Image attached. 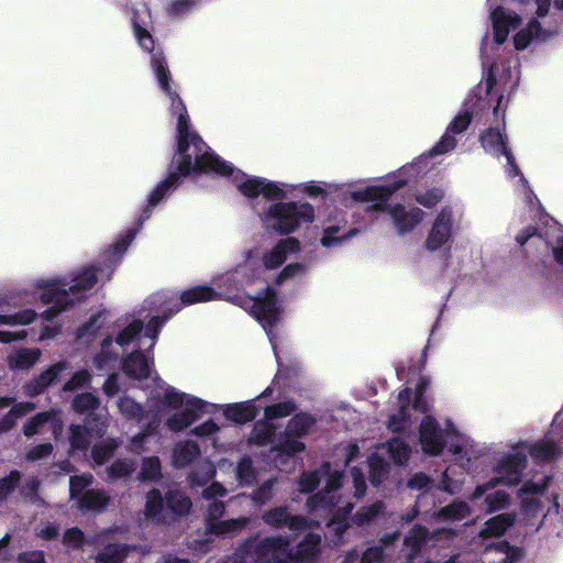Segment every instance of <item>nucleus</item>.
Masks as SVG:
<instances>
[{
  "mask_svg": "<svg viewBox=\"0 0 563 563\" xmlns=\"http://www.w3.org/2000/svg\"><path fill=\"white\" fill-rule=\"evenodd\" d=\"M263 273V267L249 252L243 263L213 278V285L218 288V291L212 287L196 286L183 291L180 297L173 291L162 290L146 298L143 311H147L146 318L148 320L146 323L143 322V347L147 343L148 345L143 350V391L147 397L148 411L146 415L143 412V421L152 417V420L147 423L148 432L158 427L161 413L165 409L176 410L167 418L166 426L170 431L179 432L198 420L208 406H212L198 397L181 393L167 385L158 377L154 367L153 349L159 332L165 323L180 311L184 305H194L219 298L250 311L266 332L276 361L280 365L276 329L280 322L282 306L276 291L267 286L255 295L243 297L238 294L260 280ZM145 432L146 430L143 428V438Z\"/></svg>",
  "mask_w": 563,
  "mask_h": 563,
  "instance_id": "obj_1",
  "label": "nucleus"
},
{
  "mask_svg": "<svg viewBox=\"0 0 563 563\" xmlns=\"http://www.w3.org/2000/svg\"><path fill=\"white\" fill-rule=\"evenodd\" d=\"M143 49L151 51L152 71L159 89L170 101L172 115L177 118V151L168 165L166 178L161 180L147 196V203L143 207L144 221L189 175L216 173L230 177L234 183V175L241 170L221 159L191 128L187 108L177 90L173 88L174 81L165 56L162 52L154 51V40L145 29H143Z\"/></svg>",
  "mask_w": 563,
  "mask_h": 563,
  "instance_id": "obj_2",
  "label": "nucleus"
},
{
  "mask_svg": "<svg viewBox=\"0 0 563 563\" xmlns=\"http://www.w3.org/2000/svg\"><path fill=\"white\" fill-rule=\"evenodd\" d=\"M321 481L325 482L323 492L314 494L307 500V507L312 518L301 515H291L287 506H277L263 512L262 520L274 529L287 527L295 534L303 532L313 525H320L317 518L327 520L338 539H341L345 530L351 526H364L378 516L384 509L383 501H376L371 506L362 507L353 517H349L354 505L351 501L342 500L336 496V489L342 481V472L333 470L331 464L325 462L318 470L303 473L298 482L299 492H312Z\"/></svg>",
  "mask_w": 563,
  "mask_h": 563,
  "instance_id": "obj_3",
  "label": "nucleus"
},
{
  "mask_svg": "<svg viewBox=\"0 0 563 563\" xmlns=\"http://www.w3.org/2000/svg\"><path fill=\"white\" fill-rule=\"evenodd\" d=\"M135 235L136 232L133 229L121 234L107 251L103 266L85 267L71 276L36 278L30 282L24 291L37 297L45 305H53L43 312V318L51 321L57 313L86 298L87 292L98 280L110 279L114 266L126 252Z\"/></svg>",
  "mask_w": 563,
  "mask_h": 563,
  "instance_id": "obj_4",
  "label": "nucleus"
},
{
  "mask_svg": "<svg viewBox=\"0 0 563 563\" xmlns=\"http://www.w3.org/2000/svg\"><path fill=\"white\" fill-rule=\"evenodd\" d=\"M234 185L249 199H256L262 195L263 201L253 205V209L264 229L269 233L289 235L314 220L312 205L302 201H284L296 190L292 184L273 181L239 172L234 175Z\"/></svg>",
  "mask_w": 563,
  "mask_h": 563,
  "instance_id": "obj_5",
  "label": "nucleus"
},
{
  "mask_svg": "<svg viewBox=\"0 0 563 563\" xmlns=\"http://www.w3.org/2000/svg\"><path fill=\"white\" fill-rule=\"evenodd\" d=\"M563 450V438L556 439L552 430L545 437L530 444L527 441L508 442L505 446L493 450L490 454V470L494 476L487 482L477 485L470 499L476 501L498 485L507 487L518 486L522 482V473L528 465V454L536 462H550L556 459Z\"/></svg>",
  "mask_w": 563,
  "mask_h": 563,
  "instance_id": "obj_6",
  "label": "nucleus"
},
{
  "mask_svg": "<svg viewBox=\"0 0 563 563\" xmlns=\"http://www.w3.org/2000/svg\"><path fill=\"white\" fill-rule=\"evenodd\" d=\"M472 112L468 109L461 110L451 120L440 140L427 154L419 156L415 162L402 166L399 169L398 175L396 176L397 180L395 183L355 190L351 194L352 199L362 202H373L374 208L380 210L394 192L409 183L410 177H417L428 169V159L430 157L450 153L456 147V136L467 130L472 122Z\"/></svg>",
  "mask_w": 563,
  "mask_h": 563,
  "instance_id": "obj_7",
  "label": "nucleus"
},
{
  "mask_svg": "<svg viewBox=\"0 0 563 563\" xmlns=\"http://www.w3.org/2000/svg\"><path fill=\"white\" fill-rule=\"evenodd\" d=\"M418 441L422 452L429 456L441 455L444 448L449 445V452L464 468L470 466L476 454L482 453L481 449H476L473 440L457 431L451 420L445 419L441 422L430 415L424 416L420 421Z\"/></svg>",
  "mask_w": 563,
  "mask_h": 563,
  "instance_id": "obj_8",
  "label": "nucleus"
},
{
  "mask_svg": "<svg viewBox=\"0 0 563 563\" xmlns=\"http://www.w3.org/2000/svg\"><path fill=\"white\" fill-rule=\"evenodd\" d=\"M462 216L463 212L459 206H443L435 214L423 242V247L429 253H441L444 267L450 265L452 244Z\"/></svg>",
  "mask_w": 563,
  "mask_h": 563,
  "instance_id": "obj_9",
  "label": "nucleus"
},
{
  "mask_svg": "<svg viewBox=\"0 0 563 563\" xmlns=\"http://www.w3.org/2000/svg\"><path fill=\"white\" fill-rule=\"evenodd\" d=\"M481 143L488 154L496 157L504 156L506 158V173L508 177H519L516 187L518 196L521 197L531 211L537 210L540 206L539 200L529 187L527 179L520 174L518 166L515 164V158L506 144V137L501 133V126L499 124L490 126L481 135Z\"/></svg>",
  "mask_w": 563,
  "mask_h": 563,
  "instance_id": "obj_10",
  "label": "nucleus"
},
{
  "mask_svg": "<svg viewBox=\"0 0 563 563\" xmlns=\"http://www.w3.org/2000/svg\"><path fill=\"white\" fill-rule=\"evenodd\" d=\"M490 19L493 23L494 36L490 41L488 37L484 38L481 53L483 68L487 73L486 85L487 90L490 91L497 81L496 73L498 67L490 56L494 47L497 48L505 43L511 30H515L519 23L520 18L517 13L507 10L503 7H497L490 11Z\"/></svg>",
  "mask_w": 563,
  "mask_h": 563,
  "instance_id": "obj_11",
  "label": "nucleus"
},
{
  "mask_svg": "<svg viewBox=\"0 0 563 563\" xmlns=\"http://www.w3.org/2000/svg\"><path fill=\"white\" fill-rule=\"evenodd\" d=\"M244 554L250 555L251 563H291L292 549L288 537L271 536L257 542L246 541L232 556L240 555L242 563H245Z\"/></svg>",
  "mask_w": 563,
  "mask_h": 563,
  "instance_id": "obj_12",
  "label": "nucleus"
},
{
  "mask_svg": "<svg viewBox=\"0 0 563 563\" xmlns=\"http://www.w3.org/2000/svg\"><path fill=\"white\" fill-rule=\"evenodd\" d=\"M314 424L316 419L306 412L297 413L288 421L286 429L278 433L275 445L272 448V452L280 457V463L305 450L306 445L301 440Z\"/></svg>",
  "mask_w": 563,
  "mask_h": 563,
  "instance_id": "obj_13",
  "label": "nucleus"
},
{
  "mask_svg": "<svg viewBox=\"0 0 563 563\" xmlns=\"http://www.w3.org/2000/svg\"><path fill=\"white\" fill-rule=\"evenodd\" d=\"M411 455L410 445L401 438L395 437L380 445L368 457L369 478L374 486L379 485L389 472L388 456L395 464H407Z\"/></svg>",
  "mask_w": 563,
  "mask_h": 563,
  "instance_id": "obj_14",
  "label": "nucleus"
},
{
  "mask_svg": "<svg viewBox=\"0 0 563 563\" xmlns=\"http://www.w3.org/2000/svg\"><path fill=\"white\" fill-rule=\"evenodd\" d=\"M191 508L190 498L183 492L169 489L165 497L157 489L146 495V510L150 516L161 521H167L169 515L185 516Z\"/></svg>",
  "mask_w": 563,
  "mask_h": 563,
  "instance_id": "obj_15",
  "label": "nucleus"
},
{
  "mask_svg": "<svg viewBox=\"0 0 563 563\" xmlns=\"http://www.w3.org/2000/svg\"><path fill=\"white\" fill-rule=\"evenodd\" d=\"M552 482L551 476H543L539 482L533 479L526 481L517 490V497L520 500V514L523 517L525 526L538 530L540 525L534 520L540 516L543 505L542 497L549 489Z\"/></svg>",
  "mask_w": 563,
  "mask_h": 563,
  "instance_id": "obj_16",
  "label": "nucleus"
},
{
  "mask_svg": "<svg viewBox=\"0 0 563 563\" xmlns=\"http://www.w3.org/2000/svg\"><path fill=\"white\" fill-rule=\"evenodd\" d=\"M141 334V321H133L124 328L117 336L115 344L123 352L132 349L131 354L123 361V371L130 377L139 379L141 377V353L139 351Z\"/></svg>",
  "mask_w": 563,
  "mask_h": 563,
  "instance_id": "obj_17",
  "label": "nucleus"
},
{
  "mask_svg": "<svg viewBox=\"0 0 563 563\" xmlns=\"http://www.w3.org/2000/svg\"><path fill=\"white\" fill-rule=\"evenodd\" d=\"M559 32L556 25L543 26L539 21L532 20L528 25L520 30L514 37L516 49L522 51L533 44L543 43L556 35Z\"/></svg>",
  "mask_w": 563,
  "mask_h": 563,
  "instance_id": "obj_18",
  "label": "nucleus"
},
{
  "mask_svg": "<svg viewBox=\"0 0 563 563\" xmlns=\"http://www.w3.org/2000/svg\"><path fill=\"white\" fill-rule=\"evenodd\" d=\"M300 250V242L295 238L279 240L271 250L263 255V265L267 269H276L283 265L292 254Z\"/></svg>",
  "mask_w": 563,
  "mask_h": 563,
  "instance_id": "obj_19",
  "label": "nucleus"
},
{
  "mask_svg": "<svg viewBox=\"0 0 563 563\" xmlns=\"http://www.w3.org/2000/svg\"><path fill=\"white\" fill-rule=\"evenodd\" d=\"M398 532L385 534L384 537H382L379 545L368 548L362 554V556H360L356 550H352L343 556L341 563H382L385 558L383 547L388 549V547L394 544L398 540Z\"/></svg>",
  "mask_w": 563,
  "mask_h": 563,
  "instance_id": "obj_20",
  "label": "nucleus"
},
{
  "mask_svg": "<svg viewBox=\"0 0 563 563\" xmlns=\"http://www.w3.org/2000/svg\"><path fill=\"white\" fill-rule=\"evenodd\" d=\"M412 391L405 388L398 394L399 410L391 415L388 420V429L394 433H406L412 424L410 411L416 409L411 406Z\"/></svg>",
  "mask_w": 563,
  "mask_h": 563,
  "instance_id": "obj_21",
  "label": "nucleus"
},
{
  "mask_svg": "<svg viewBox=\"0 0 563 563\" xmlns=\"http://www.w3.org/2000/svg\"><path fill=\"white\" fill-rule=\"evenodd\" d=\"M69 369V363L66 361L57 362L42 372L37 377L27 382L24 385V393L26 396H37L58 379L62 373Z\"/></svg>",
  "mask_w": 563,
  "mask_h": 563,
  "instance_id": "obj_22",
  "label": "nucleus"
},
{
  "mask_svg": "<svg viewBox=\"0 0 563 563\" xmlns=\"http://www.w3.org/2000/svg\"><path fill=\"white\" fill-rule=\"evenodd\" d=\"M393 222L400 235L413 230L422 220L423 211L417 207L406 209L401 205H395L387 209Z\"/></svg>",
  "mask_w": 563,
  "mask_h": 563,
  "instance_id": "obj_23",
  "label": "nucleus"
},
{
  "mask_svg": "<svg viewBox=\"0 0 563 563\" xmlns=\"http://www.w3.org/2000/svg\"><path fill=\"white\" fill-rule=\"evenodd\" d=\"M518 515L515 511L498 514L485 521L475 539L485 541L504 536L517 522Z\"/></svg>",
  "mask_w": 563,
  "mask_h": 563,
  "instance_id": "obj_24",
  "label": "nucleus"
},
{
  "mask_svg": "<svg viewBox=\"0 0 563 563\" xmlns=\"http://www.w3.org/2000/svg\"><path fill=\"white\" fill-rule=\"evenodd\" d=\"M408 487L410 489L421 492L417 498L416 505L406 515L402 516V520L406 522H411L420 512H428L427 509H423L424 504H429L431 497L429 496V490L431 488L430 478L423 473H416L409 481Z\"/></svg>",
  "mask_w": 563,
  "mask_h": 563,
  "instance_id": "obj_25",
  "label": "nucleus"
},
{
  "mask_svg": "<svg viewBox=\"0 0 563 563\" xmlns=\"http://www.w3.org/2000/svg\"><path fill=\"white\" fill-rule=\"evenodd\" d=\"M516 241L521 246L526 244L539 245L542 243L547 247H551L555 261L563 266V236L558 238L555 243H553L548 239L543 240L542 234L536 228L528 227L516 235Z\"/></svg>",
  "mask_w": 563,
  "mask_h": 563,
  "instance_id": "obj_26",
  "label": "nucleus"
},
{
  "mask_svg": "<svg viewBox=\"0 0 563 563\" xmlns=\"http://www.w3.org/2000/svg\"><path fill=\"white\" fill-rule=\"evenodd\" d=\"M201 460L200 446L195 441H180L175 444L172 460L175 468L196 466Z\"/></svg>",
  "mask_w": 563,
  "mask_h": 563,
  "instance_id": "obj_27",
  "label": "nucleus"
},
{
  "mask_svg": "<svg viewBox=\"0 0 563 563\" xmlns=\"http://www.w3.org/2000/svg\"><path fill=\"white\" fill-rule=\"evenodd\" d=\"M519 558L517 549L506 541L487 544L483 551V563H512Z\"/></svg>",
  "mask_w": 563,
  "mask_h": 563,
  "instance_id": "obj_28",
  "label": "nucleus"
},
{
  "mask_svg": "<svg viewBox=\"0 0 563 563\" xmlns=\"http://www.w3.org/2000/svg\"><path fill=\"white\" fill-rule=\"evenodd\" d=\"M321 536L309 532L292 551L291 563H313L320 553Z\"/></svg>",
  "mask_w": 563,
  "mask_h": 563,
  "instance_id": "obj_29",
  "label": "nucleus"
},
{
  "mask_svg": "<svg viewBox=\"0 0 563 563\" xmlns=\"http://www.w3.org/2000/svg\"><path fill=\"white\" fill-rule=\"evenodd\" d=\"M97 430L87 426L73 424L70 427V445L73 450L86 451L92 438H101L104 433V422L97 424Z\"/></svg>",
  "mask_w": 563,
  "mask_h": 563,
  "instance_id": "obj_30",
  "label": "nucleus"
},
{
  "mask_svg": "<svg viewBox=\"0 0 563 563\" xmlns=\"http://www.w3.org/2000/svg\"><path fill=\"white\" fill-rule=\"evenodd\" d=\"M256 399L227 405L223 408V415L228 420L235 423H246L255 419L258 408L255 405Z\"/></svg>",
  "mask_w": 563,
  "mask_h": 563,
  "instance_id": "obj_31",
  "label": "nucleus"
},
{
  "mask_svg": "<svg viewBox=\"0 0 563 563\" xmlns=\"http://www.w3.org/2000/svg\"><path fill=\"white\" fill-rule=\"evenodd\" d=\"M470 516L471 507L468 503L460 499L453 500L451 504L431 515L437 522H455L466 519Z\"/></svg>",
  "mask_w": 563,
  "mask_h": 563,
  "instance_id": "obj_32",
  "label": "nucleus"
},
{
  "mask_svg": "<svg viewBox=\"0 0 563 563\" xmlns=\"http://www.w3.org/2000/svg\"><path fill=\"white\" fill-rule=\"evenodd\" d=\"M483 510L486 515L507 510L512 501L511 495L505 489H490L483 496Z\"/></svg>",
  "mask_w": 563,
  "mask_h": 563,
  "instance_id": "obj_33",
  "label": "nucleus"
},
{
  "mask_svg": "<svg viewBox=\"0 0 563 563\" xmlns=\"http://www.w3.org/2000/svg\"><path fill=\"white\" fill-rule=\"evenodd\" d=\"M276 426L266 418L255 422L252 432L250 433L249 441L257 445H266L273 443L275 445L276 438Z\"/></svg>",
  "mask_w": 563,
  "mask_h": 563,
  "instance_id": "obj_34",
  "label": "nucleus"
},
{
  "mask_svg": "<svg viewBox=\"0 0 563 563\" xmlns=\"http://www.w3.org/2000/svg\"><path fill=\"white\" fill-rule=\"evenodd\" d=\"M216 476V466L209 459L198 461L188 475V482L192 487H202Z\"/></svg>",
  "mask_w": 563,
  "mask_h": 563,
  "instance_id": "obj_35",
  "label": "nucleus"
},
{
  "mask_svg": "<svg viewBox=\"0 0 563 563\" xmlns=\"http://www.w3.org/2000/svg\"><path fill=\"white\" fill-rule=\"evenodd\" d=\"M47 423H51L54 432H56L57 428L60 429L56 421V413L54 411H45L37 413L26 421L23 426V433L29 438L33 437L41 433Z\"/></svg>",
  "mask_w": 563,
  "mask_h": 563,
  "instance_id": "obj_36",
  "label": "nucleus"
},
{
  "mask_svg": "<svg viewBox=\"0 0 563 563\" xmlns=\"http://www.w3.org/2000/svg\"><path fill=\"white\" fill-rule=\"evenodd\" d=\"M249 521V518L240 517L235 519L206 523V528L209 532L217 536H234L241 532L247 526Z\"/></svg>",
  "mask_w": 563,
  "mask_h": 563,
  "instance_id": "obj_37",
  "label": "nucleus"
},
{
  "mask_svg": "<svg viewBox=\"0 0 563 563\" xmlns=\"http://www.w3.org/2000/svg\"><path fill=\"white\" fill-rule=\"evenodd\" d=\"M109 501L103 490L87 489L78 499V508L81 511H102Z\"/></svg>",
  "mask_w": 563,
  "mask_h": 563,
  "instance_id": "obj_38",
  "label": "nucleus"
},
{
  "mask_svg": "<svg viewBox=\"0 0 563 563\" xmlns=\"http://www.w3.org/2000/svg\"><path fill=\"white\" fill-rule=\"evenodd\" d=\"M38 349H20L8 356V365L11 369H29L40 358Z\"/></svg>",
  "mask_w": 563,
  "mask_h": 563,
  "instance_id": "obj_39",
  "label": "nucleus"
},
{
  "mask_svg": "<svg viewBox=\"0 0 563 563\" xmlns=\"http://www.w3.org/2000/svg\"><path fill=\"white\" fill-rule=\"evenodd\" d=\"M35 409V404L23 401L12 406L10 411L0 420V433L10 431L19 418Z\"/></svg>",
  "mask_w": 563,
  "mask_h": 563,
  "instance_id": "obj_40",
  "label": "nucleus"
},
{
  "mask_svg": "<svg viewBox=\"0 0 563 563\" xmlns=\"http://www.w3.org/2000/svg\"><path fill=\"white\" fill-rule=\"evenodd\" d=\"M119 353L113 351V341L111 338L103 340L100 352L96 355L93 363L97 369L108 371L117 362Z\"/></svg>",
  "mask_w": 563,
  "mask_h": 563,
  "instance_id": "obj_41",
  "label": "nucleus"
},
{
  "mask_svg": "<svg viewBox=\"0 0 563 563\" xmlns=\"http://www.w3.org/2000/svg\"><path fill=\"white\" fill-rule=\"evenodd\" d=\"M100 536L86 537L84 532L77 528H69L63 536V543L68 549L81 550L85 544L97 542V538Z\"/></svg>",
  "mask_w": 563,
  "mask_h": 563,
  "instance_id": "obj_42",
  "label": "nucleus"
},
{
  "mask_svg": "<svg viewBox=\"0 0 563 563\" xmlns=\"http://www.w3.org/2000/svg\"><path fill=\"white\" fill-rule=\"evenodd\" d=\"M130 548L125 544H109L97 556V563H121L129 554Z\"/></svg>",
  "mask_w": 563,
  "mask_h": 563,
  "instance_id": "obj_43",
  "label": "nucleus"
},
{
  "mask_svg": "<svg viewBox=\"0 0 563 563\" xmlns=\"http://www.w3.org/2000/svg\"><path fill=\"white\" fill-rule=\"evenodd\" d=\"M135 471V462L129 459L115 461L108 470L109 481L125 479Z\"/></svg>",
  "mask_w": 563,
  "mask_h": 563,
  "instance_id": "obj_44",
  "label": "nucleus"
},
{
  "mask_svg": "<svg viewBox=\"0 0 563 563\" xmlns=\"http://www.w3.org/2000/svg\"><path fill=\"white\" fill-rule=\"evenodd\" d=\"M234 472L240 486H251L255 481L256 474L250 457L241 459Z\"/></svg>",
  "mask_w": 563,
  "mask_h": 563,
  "instance_id": "obj_45",
  "label": "nucleus"
},
{
  "mask_svg": "<svg viewBox=\"0 0 563 563\" xmlns=\"http://www.w3.org/2000/svg\"><path fill=\"white\" fill-rule=\"evenodd\" d=\"M107 318V311H99L98 313L91 316L89 321L78 329L77 339L88 340L89 338L93 336L97 331L104 324Z\"/></svg>",
  "mask_w": 563,
  "mask_h": 563,
  "instance_id": "obj_46",
  "label": "nucleus"
},
{
  "mask_svg": "<svg viewBox=\"0 0 563 563\" xmlns=\"http://www.w3.org/2000/svg\"><path fill=\"white\" fill-rule=\"evenodd\" d=\"M428 534V530L421 526H415L410 530L409 534L404 540V545L410 548V553L408 554L410 559L417 554L421 544L427 540Z\"/></svg>",
  "mask_w": 563,
  "mask_h": 563,
  "instance_id": "obj_47",
  "label": "nucleus"
},
{
  "mask_svg": "<svg viewBox=\"0 0 563 563\" xmlns=\"http://www.w3.org/2000/svg\"><path fill=\"white\" fill-rule=\"evenodd\" d=\"M33 309H24L12 314H0V325H27L36 319Z\"/></svg>",
  "mask_w": 563,
  "mask_h": 563,
  "instance_id": "obj_48",
  "label": "nucleus"
},
{
  "mask_svg": "<svg viewBox=\"0 0 563 563\" xmlns=\"http://www.w3.org/2000/svg\"><path fill=\"white\" fill-rule=\"evenodd\" d=\"M455 470L454 467L450 466L448 467L443 474L440 482V489L449 493V494H456L461 490L463 484H464V476L461 474L460 476L455 477Z\"/></svg>",
  "mask_w": 563,
  "mask_h": 563,
  "instance_id": "obj_49",
  "label": "nucleus"
},
{
  "mask_svg": "<svg viewBox=\"0 0 563 563\" xmlns=\"http://www.w3.org/2000/svg\"><path fill=\"white\" fill-rule=\"evenodd\" d=\"M297 410V405L292 400L278 402L272 406H267L264 410V417L267 420L273 421L274 419L288 417Z\"/></svg>",
  "mask_w": 563,
  "mask_h": 563,
  "instance_id": "obj_50",
  "label": "nucleus"
},
{
  "mask_svg": "<svg viewBox=\"0 0 563 563\" xmlns=\"http://www.w3.org/2000/svg\"><path fill=\"white\" fill-rule=\"evenodd\" d=\"M118 444L114 440H106L92 448V460L97 465L106 463L114 453Z\"/></svg>",
  "mask_w": 563,
  "mask_h": 563,
  "instance_id": "obj_51",
  "label": "nucleus"
},
{
  "mask_svg": "<svg viewBox=\"0 0 563 563\" xmlns=\"http://www.w3.org/2000/svg\"><path fill=\"white\" fill-rule=\"evenodd\" d=\"M99 406V399L91 393L77 395L73 400V407L77 412L90 413Z\"/></svg>",
  "mask_w": 563,
  "mask_h": 563,
  "instance_id": "obj_52",
  "label": "nucleus"
},
{
  "mask_svg": "<svg viewBox=\"0 0 563 563\" xmlns=\"http://www.w3.org/2000/svg\"><path fill=\"white\" fill-rule=\"evenodd\" d=\"M309 271V265L306 263H290L286 265L283 271L278 274L276 278L277 284H283L284 282L297 277L305 276Z\"/></svg>",
  "mask_w": 563,
  "mask_h": 563,
  "instance_id": "obj_53",
  "label": "nucleus"
},
{
  "mask_svg": "<svg viewBox=\"0 0 563 563\" xmlns=\"http://www.w3.org/2000/svg\"><path fill=\"white\" fill-rule=\"evenodd\" d=\"M91 482L92 475L89 473L79 476H71L69 481L70 498L78 500L84 495L85 489L91 484Z\"/></svg>",
  "mask_w": 563,
  "mask_h": 563,
  "instance_id": "obj_54",
  "label": "nucleus"
},
{
  "mask_svg": "<svg viewBox=\"0 0 563 563\" xmlns=\"http://www.w3.org/2000/svg\"><path fill=\"white\" fill-rule=\"evenodd\" d=\"M276 479L269 478L265 481L251 495L254 503L258 505H265L273 498V488Z\"/></svg>",
  "mask_w": 563,
  "mask_h": 563,
  "instance_id": "obj_55",
  "label": "nucleus"
},
{
  "mask_svg": "<svg viewBox=\"0 0 563 563\" xmlns=\"http://www.w3.org/2000/svg\"><path fill=\"white\" fill-rule=\"evenodd\" d=\"M444 197V192L440 188H433L427 190L426 192H420L416 195V201L423 206L424 208H433L437 203H439Z\"/></svg>",
  "mask_w": 563,
  "mask_h": 563,
  "instance_id": "obj_56",
  "label": "nucleus"
},
{
  "mask_svg": "<svg viewBox=\"0 0 563 563\" xmlns=\"http://www.w3.org/2000/svg\"><path fill=\"white\" fill-rule=\"evenodd\" d=\"M198 5L199 0H174L169 4L168 12L173 16H183L192 12Z\"/></svg>",
  "mask_w": 563,
  "mask_h": 563,
  "instance_id": "obj_57",
  "label": "nucleus"
},
{
  "mask_svg": "<svg viewBox=\"0 0 563 563\" xmlns=\"http://www.w3.org/2000/svg\"><path fill=\"white\" fill-rule=\"evenodd\" d=\"M120 412L126 418L140 419L141 406L130 397H121L118 402Z\"/></svg>",
  "mask_w": 563,
  "mask_h": 563,
  "instance_id": "obj_58",
  "label": "nucleus"
},
{
  "mask_svg": "<svg viewBox=\"0 0 563 563\" xmlns=\"http://www.w3.org/2000/svg\"><path fill=\"white\" fill-rule=\"evenodd\" d=\"M161 476V461L156 456L143 459V481Z\"/></svg>",
  "mask_w": 563,
  "mask_h": 563,
  "instance_id": "obj_59",
  "label": "nucleus"
},
{
  "mask_svg": "<svg viewBox=\"0 0 563 563\" xmlns=\"http://www.w3.org/2000/svg\"><path fill=\"white\" fill-rule=\"evenodd\" d=\"M358 233L357 229H350L347 232L342 235H324L321 236V245L325 249L336 247L341 245L347 239L355 236Z\"/></svg>",
  "mask_w": 563,
  "mask_h": 563,
  "instance_id": "obj_60",
  "label": "nucleus"
},
{
  "mask_svg": "<svg viewBox=\"0 0 563 563\" xmlns=\"http://www.w3.org/2000/svg\"><path fill=\"white\" fill-rule=\"evenodd\" d=\"M90 382V374L88 371L82 369L73 374L69 380H67L63 387L65 391L76 390Z\"/></svg>",
  "mask_w": 563,
  "mask_h": 563,
  "instance_id": "obj_61",
  "label": "nucleus"
},
{
  "mask_svg": "<svg viewBox=\"0 0 563 563\" xmlns=\"http://www.w3.org/2000/svg\"><path fill=\"white\" fill-rule=\"evenodd\" d=\"M20 478V473L12 471L8 477L0 481V500H4L13 492Z\"/></svg>",
  "mask_w": 563,
  "mask_h": 563,
  "instance_id": "obj_62",
  "label": "nucleus"
},
{
  "mask_svg": "<svg viewBox=\"0 0 563 563\" xmlns=\"http://www.w3.org/2000/svg\"><path fill=\"white\" fill-rule=\"evenodd\" d=\"M52 452H53V445L51 443L38 444V445L32 448L26 453V460L32 461V462L40 461L42 459L49 456L52 454Z\"/></svg>",
  "mask_w": 563,
  "mask_h": 563,
  "instance_id": "obj_63",
  "label": "nucleus"
},
{
  "mask_svg": "<svg viewBox=\"0 0 563 563\" xmlns=\"http://www.w3.org/2000/svg\"><path fill=\"white\" fill-rule=\"evenodd\" d=\"M351 475L353 478L354 485V496L360 498L365 494L366 490V482L364 472L358 467H353L351 470Z\"/></svg>",
  "mask_w": 563,
  "mask_h": 563,
  "instance_id": "obj_64",
  "label": "nucleus"
}]
</instances>
